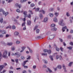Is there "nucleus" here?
<instances>
[{
    "instance_id": "1",
    "label": "nucleus",
    "mask_w": 73,
    "mask_h": 73,
    "mask_svg": "<svg viewBox=\"0 0 73 73\" xmlns=\"http://www.w3.org/2000/svg\"><path fill=\"white\" fill-rule=\"evenodd\" d=\"M12 56H17V58H19L21 56V54L19 53L18 52L15 53V54L12 53Z\"/></svg>"
},
{
    "instance_id": "2",
    "label": "nucleus",
    "mask_w": 73,
    "mask_h": 73,
    "mask_svg": "<svg viewBox=\"0 0 73 73\" xmlns=\"http://www.w3.org/2000/svg\"><path fill=\"white\" fill-rule=\"evenodd\" d=\"M7 53L8 52L7 50H5L3 55V57H4L5 58H7L8 56H7Z\"/></svg>"
},
{
    "instance_id": "3",
    "label": "nucleus",
    "mask_w": 73,
    "mask_h": 73,
    "mask_svg": "<svg viewBox=\"0 0 73 73\" xmlns=\"http://www.w3.org/2000/svg\"><path fill=\"white\" fill-rule=\"evenodd\" d=\"M23 15H25V17L23 19V21H25L26 20V17H27L28 16V15H27V12L26 11H25L23 12Z\"/></svg>"
},
{
    "instance_id": "4",
    "label": "nucleus",
    "mask_w": 73,
    "mask_h": 73,
    "mask_svg": "<svg viewBox=\"0 0 73 73\" xmlns=\"http://www.w3.org/2000/svg\"><path fill=\"white\" fill-rule=\"evenodd\" d=\"M3 12V15H5V16L7 15L8 14V12H7L6 13L5 12V11L3 10V9H0V12Z\"/></svg>"
},
{
    "instance_id": "5",
    "label": "nucleus",
    "mask_w": 73,
    "mask_h": 73,
    "mask_svg": "<svg viewBox=\"0 0 73 73\" xmlns=\"http://www.w3.org/2000/svg\"><path fill=\"white\" fill-rule=\"evenodd\" d=\"M64 22V20H61L59 22V24L62 25V26H64L65 24L63 23Z\"/></svg>"
},
{
    "instance_id": "6",
    "label": "nucleus",
    "mask_w": 73,
    "mask_h": 73,
    "mask_svg": "<svg viewBox=\"0 0 73 73\" xmlns=\"http://www.w3.org/2000/svg\"><path fill=\"white\" fill-rule=\"evenodd\" d=\"M43 51L44 52H48V54H50L51 53V50H48L46 49H45Z\"/></svg>"
},
{
    "instance_id": "7",
    "label": "nucleus",
    "mask_w": 73,
    "mask_h": 73,
    "mask_svg": "<svg viewBox=\"0 0 73 73\" xmlns=\"http://www.w3.org/2000/svg\"><path fill=\"white\" fill-rule=\"evenodd\" d=\"M54 37V35H50L49 37L47 38L48 40H52L53 39Z\"/></svg>"
},
{
    "instance_id": "8",
    "label": "nucleus",
    "mask_w": 73,
    "mask_h": 73,
    "mask_svg": "<svg viewBox=\"0 0 73 73\" xmlns=\"http://www.w3.org/2000/svg\"><path fill=\"white\" fill-rule=\"evenodd\" d=\"M66 29L67 32H68L69 31V29H67V27L66 26H65L62 28V30L63 32H65V30Z\"/></svg>"
},
{
    "instance_id": "9",
    "label": "nucleus",
    "mask_w": 73,
    "mask_h": 73,
    "mask_svg": "<svg viewBox=\"0 0 73 73\" xmlns=\"http://www.w3.org/2000/svg\"><path fill=\"white\" fill-rule=\"evenodd\" d=\"M59 58L60 60H62V56H61V55L60 56L58 55H57L56 56V60H57L58 59V58Z\"/></svg>"
},
{
    "instance_id": "10",
    "label": "nucleus",
    "mask_w": 73,
    "mask_h": 73,
    "mask_svg": "<svg viewBox=\"0 0 73 73\" xmlns=\"http://www.w3.org/2000/svg\"><path fill=\"white\" fill-rule=\"evenodd\" d=\"M4 67V65H1L0 66V72H1L2 69H3Z\"/></svg>"
},
{
    "instance_id": "11",
    "label": "nucleus",
    "mask_w": 73,
    "mask_h": 73,
    "mask_svg": "<svg viewBox=\"0 0 73 73\" xmlns=\"http://www.w3.org/2000/svg\"><path fill=\"white\" fill-rule=\"evenodd\" d=\"M48 18L46 17L44 19L43 21L44 22H46V21H48Z\"/></svg>"
},
{
    "instance_id": "12",
    "label": "nucleus",
    "mask_w": 73,
    "mask_h": 73,
    "mask_svg": "<svg viewBox=\"0 0 73 73\" xmlns=\"http://www.w3.org/2000/svg\"><path fill=\"white\" fill-rule=\"evenodd\" d=\"M15 6H16V7H19V8H21V5H19V4L17 3L15 4Z\"/></svg>"
},
{
    "instance_id": "13",
    "label": "nucleus",
    "mask_w": 73,
    "mask_h": 73,
    "mask_svg": "<svg viewBox=\"0 0 73 73\" xmlns=\"http://www.w3.org/2000/svg\"><path fill=\"white\" fill-rule=\"evenodd\" d=\"M21 48L22 50L20 51L21 52H23V51H24V50L25 49V47L23 46Z\"/></svg>"
},
{
    "instance_id": "14",
    "label": "nucleus",
    "mask_w": 73,
    "mask_h": 73,
    "mask_svg": "<svg viewBox=\"0 0 73 73\" xmlns=\"http://www.w3.org/2000/svg\"><path fill=\"white\" fill-rule=\"evenodd\" d=\"M27 62H28V60H26L25 61H24L23 62V65H25L26 64V63H27Z\"/></svg>"
},
{
    "instance_id": "15",
    "label": "nucleus",
    "mask_w": 73,
    "mask_h": 73,
    "mask_svg": "<svg viewBox=\"0 0 73 73\" xmlns=\"http://www.w3.org/2000/svg\"><path fill=\"white\" fill-rule=\"evenodd\" d=\"M2 34H6V31L4 30H2Z\"/></svg>"
},
{
    "instance_id": "16",
    "label": "nucleus",
    "mask_w": 73,
    "mask_h": 73,
    "mask_svg": "<svg viewBox=\"0 0 73 73\" xmlns=\"http://www.w3.org/2000/svg\"><path fill=\"white\" fill-rule=\"evenodd\" d=\"M53 56L50 55L49 56V58H50L51 60V61H53Z\"/></svg>"
},
{
    "instance_id": "17",
    "label": "nucleus",
    "mask_w": 73,
    "mask_h": 73,
    "mask_svg": "<svg viewBox=\"0 0 73 73\" xmlns=\"http://www.w3.org/2000/svg\"><path fill=\"white\" fill-rule=\"evenodd\" d=\"M39 12H42L43 14H45V12L43 10H40L39 11Z\"/></svg>"
},
{
    "instance_id": "18",
    "label": "nucleus",
    "mask_w": 73,
    "mask_h": 73,
    "mask_svg": "<svg viewBox=\"0 0 73 73\" xmlns=\"http://www.w3.org/2000/svg\"><path fill=\"white\" fill-rule=\"evenodd\" d=\"M62 67L63 68L64 70V72H66V68H65V65H63Z\"/></svg>"
},
{
    "instance_id": "19",
    "label": "nucleus",
    "mask_w": 73,
    "mask_h": 73,
    "mask_svg": "<svg viewBox=\"0 0 73 73\" xmlns=\"http://www.w3.org/2000/svg\"><path fill=\"white\" fill-rule=\"evenodd\" d=\"M51 31H56V30H57V28L54 27V29H51Z\"/></svg>"
},
{
    "instance_id": "20",
    "label": "nucleus",
    "mask_w": 73,
    "mask_h": 73,
    "mask_svg": "<svg viewBox=\"0 0 73 73\" xmlns=\"http://www.w3.org/2000/svg\"><path fill=\"white\" fill-rule=\"evenodd\" d=\"M39 16L41 19H42V18H43V15H42V14H40L39 15Z\"/></svg>"
},
{
    "instance_id": "21",
    "label": "nucleus",
    "mask_w": 73,
    "mask_h": 73,
    "mask_svg": "<svg viewBox=\"0 0 73 73\" xmlns=\"http://www.w3.org/2000/svg\"><path fill=\"white\" fill-rule=\"evenodd\" d=\"M14 35H15V36H17V35H19V33H18L17 32H15L14 33Z\"/></svg>"
},
{
    "instance_id": "22",
    "label": "nucleus",
    "mask_w": 73,
    "mask_h": 73,
    "mask_svg": "<svg viewBox=\"0 0 73 73\" xmlns=\"http://www.w3.org/2000/svg\"><path fill=\"white\" fill-rule=\"evenodd\" d=\"M13 43L12 42H10V43H7V45H12Z\"/></svg>"
},
{
    "instance_id": "23",
    "label": "nucleus",
    "mask_w": 73,
    "mask_h": 73,
    "mask_svg": "<svg viewBox=\"0 0 73 73\" xmlns=\"http://www.w3.org/2000/svg\"><path fill=\"white\" fill-rule=\"evenodd\" d=\"M0 21L1 23H3V18H0Z\"/></svg>"
},
{
    "instance_id": "24",
    "label": "nucleus",
    "mask_w": 73,
    "mask_h": 73,
    "mask_svg": "<svg viewBox=\"0 0 73 73\" xmlns=\"http://www.w3.org/2000/svg\"><path fill=\"white\" fill-rule=\"evenodd\" d=\"M11 28H12V26L9 25L8 26H7L6 27V29H8V28H9L10 29H11Z\"/></svg>"
},
{
    "instance_id": "25",
    "label": "nucleus",
    "mask_w": 73,
    "mask_h": 73,
    "mask_svg": "<svg viewBox=\"0 0 73 73\" xmlns=\"http://www.w3.org/2000/svg\"><path fill=\"white\" fill-rule=\"evenodd\" d=\"M31 22L30 21H27V24L28 25H31Z\"/></svg>"
},
{
    "instance_id": "26",
    "label": "nucleus",
    "mask_w": 73,
    "mask_h": 73,
    "mask_svg": "<svg viewBox=\"0 0 73 73\" xmlns=\"http://www.w3.org/2000/svg\"><path fill=\"white\" fill-rule=\"evenodd\" d=\"M1 58H2V54L1 52H0V61H1Z\"/></svg>"
},
{
    "instance_id": "27",
    "label": "nucleus",
    "mask_w": 73,
    "mask_h": 73,
    "mask_svg": "<svg viewBox=\"0 0 73 73\" xmlns=\"http://www.w3.org/2000/svg\"><path fill=\"white\" fill-rule=\"evenodd\" d=\"M54 21L55 22H57V19L56 18H55L54 19Z\"/></svg>"
},
{
    "instance_id": "28",
    "label": "nucleus",
    "mask_w": 73,
    "mask_h": 73,
    "mask_svg": "<svg viewBox=\"0 0 73 73\" xmlns=\"http://www.w3.org/2000/svg\"><path fill=\"white\" fill-rule=\"evenodd\" d=\"M73 64V62H70L68 65L69 66H71V65Z\"/></svg>"
},
{
    "instance_id": "29",
    "label": "nucleus",
    "mask_w": 73,
    "mask_h": 73,
    "mask_svg": "<svg viewBox=\"0 0 73 73\" xmlns=\"http://www.w3.org/2000/svg\"><path fill=\"white\" fill-rule=\"evenodd\" d=\"M27 0H21V3H24V2H25Z\"/></svg>"
},
{
    "instance_id": "30",
    "label": "nucleus",
    "mask_w": 73,
    "mask_h": 73,
    "mask_svg": "<svg viewBox=\"0 0 73 73\" xmlns=\"http://www.w3.org/2000/svg\"><path fill=\"white\" fill-rule=\"evenodd\" d=\"M47 69H48L49 72H50V73H51V72H52V70H50V69H49V68H48Z\"/></svg>"
},
{
    "instance_id": "31",
    "label": "nucleus",
    "mask_w": 73,
    "mask_h": 73,
    "mask_svg": "<svg viewBox=\"0 0 73 73\" xmlns=\"http://www.w3.org/2000/svg\"><path fill=\"white\" fill-rule=\"evenodd\" d=\"M56 26V25L54 24H52L51 25V27H54Z\"/></svg>"
},
{
    "instance_id": "32",
    "label": "nucleus",
    "mask_w": 73,
    "mask_h": 73,
    "mask_svg": "<svg viewBox=\"0 0 73 73\" xmlns=\"http://www.w3.org/2000/svg\"><path fill=\"white\" fill-rule=\"evenodd\" d=\"M27 48L29 49L30 51V53H32V50H31V49L30 48L28 47H27Z\"/></svg>"
},
{
    "instance_id": "33",
    "label": "nucleus",
    "mask_w": 73,
    "mask_h": 73,
    "mask_svg": "<svg viewBox=\"0 0 73 73\" xmlns=\"http://www.w3.org/2000/svg\"><path fill=\"white\" fill-rule=\"evenodd\" d=\"M49 15L50 17H53V14L52 13H50Z\"/></svg>"
},
{
    "instance_id": "34",
    "label": "nucleus",
    "mask_w": 73,
    "mask_h": 73,
    "mask_svg": "<svg viewBox=\"0 0 73 73\" xmlns=\"http://www.w3.org/2000/svg\"><path fill=\"white\" fill-rule=\"evenodd\" d=\"M67 48L68 49H69L70 50L72 49V47H67Z\"/></svg>"
},
{
    "instance_id": "35",
    "label": "nucleus",
    "mask_w": 73,
    "mask_h": 73,
    "mask_svg": "<svg viewBox=\"0 0 73 73\" xmlns=\"http://www.w3.org/2000/svg\"><path fill=\"white\" fill-rule=\"evenodd\" d=\"M35 6V4L33 3H31V7H33Z\"/></svg>"
},
{
    "instance_id": "36",
    "label": "nucleus",
    "mask_w": 73,
    "mask_h": 73,
    "mask_svg": "<svg viewBox=\"0 0 73 73\" xmlns=\"http://www.w3.org/2000/svg\"><path fill=\"white\" fill-rule=\"evenodd\" d=\"M57 67L58 69H61V65H59Z\"/></svg>"
},
{
    "instance_id": "37",
    "label": "nucleus",
    "mask_w": 73,
    "mask_h": 73,
    "mask_svg": "<svg viewBox=\"0 0 73 73\" xmlns=\"http://www.w3.org/2000/svg\"><path fill=\"white\" fill-rule=\"evenodd\" d=\"M13 29H16V27L14 25H13L12 27Z\"/></svg>"
},
{
    "instance_id": "38",
    "label": "nucleus",
    "mask_w": 73,
    "mask_h": 73,
    "mask_svg": "<svg viewBox=\"0 0 73 73\" xmlns=\"http://www.w3.org/2000/svg\"><path fill=\"white\" fill-rule=\"evenodd\" d=\"M36 33H38L39 32H40V30L38 29H37L36 31Z\"/></svg>"
},
{
    "instance_id": "39",
    "label": "nucleus",
    "mask_w": 73,
    "mask_h": 73,
    "mask_svg": "<svg viewBox=\"0 0 73 73\" xmlns=\"http://www.w3.org/2000/svg\"><path fill=\"white\" fill-rule=\"evenodd\" d=\"M40 9L38 8H36L35 9V11L36 12H38V11H39V10Z\"/></svg>"
},
{
    "instance_id": "40",
    "label": "nucleus",
    "mask_w": 73,
    "mask_h": 73,
    "mask_svg": "<svg viewBox=\"0 0 73 73\" xmlns=\"http://www.w3.org/2000/svg\"><path fill=\"white\" fill-rule=\"evenodd\" d=\"M25 22H24L22 24V27H23V26H25Z\"/></svg>"
},
{
    "instance_id": "41",
    "label": "nucleus",
    "mask_w": 73,
    "mask_h": 73,
    "mask_svg": "<svg viewBox=\"0 0 73 73\" xmlns=\"http://www.w3.org/2000/svg\"><path fill=\"white\" fill-rule=\"evenodd\" d=\"M42 56H47V54H44V53H42Z\"/></svg>"
},
{
    "instance_id": "42",
    "label": "nucleus",
    "mask_w": 73,
    "mask_h": 73,
    "mask_svg": "<svg viewBox=\"0 0 73 73\" xmlns=\"http://www.w3.org/2000/svg\"><path fill=\"white\" fill-rule=\"evenodd\" d=\"M37 28H38V26H36L34 29V31H35V30H36V29Z\"/></svg>"
},
{
    "instance_id": "43",
    "label": "nucleus",
    "mask_w": 73,
    "mask_h": 73,
    "mask_svg": "<svg viewBox=\"0 0 73 73\" xmlns=\"http://www.w3.org/2000/svg\"><path fill=\"white\" fill-rule=\"evenodd\" d=\"M27 16L29 18H31V14H29L28 16Z\"/></svg>"
},
{
    "instance_id": "44",
    "label": "nucleus",
    "mask_w": 73,
    "mask_h": 73,
    "mask_svg": "<svg viewBox=\"0 0 73 73\" xmlns=\"http://www.w3.org/2000/svg\"><path fill=\"white\" fill-rule=\"evenodd\" d=\"M43 62L44 61V62L45 64H47V63H48V62L47 61H46V60H43Z\"/></svg>"
},
{
    "instance_id": "45",
    "label": "nucleus",
    "mask_w": 73,
    "mask_h": 73,
    "mask_svg": "<svg viewBox=\"0 0 73 73\" xmlns=\"http://www.w3.org/2000/svg\"><path fill=\"white\" fill-rule=\"evenodd\" d=\"M15 49V47H13L11 48V50H14Z\"/></svg>"
},
{
    "instance_id": "46",
    "label": "nucleus",
    "mask_w": 73,
    "mask_h": 73,
    "mask_svg": "<svg viewBox=\"0 0 73 73\" xmlns=\"http://www.w3.org/2000/svg\"><path fill=\"white\" fill-rule=\"evenodd\" d=\"M21 58L22 60H24L25 59V57L23 56H21Z\"/></svg>"
},
{
    "instance_id": "47",
    "label": "nucleus",
    "mask_w": 73,
    "mask_h": 73,
    "mask_svg": "<svg viewBox=\"0 0 73 73\" xmlns=\"http://www.w3.org/2000/svg\"><path fill=\"white\" fill-rule=\"evenodd\" d=\"M16 11L19 13H20V10L19 9H18L16 10Z\"/></svg>"
},
{
    "instance_id": "48",
    "label": "nucleus",
    "mask_w": 73,
    "mask_h": 73,
    "mask_svg": "<svg viewBox=\"0 0 73 73\" xmlns=\"http://www.w3.org/2000/svg\"><path fill=\"white\" fill-rule=\"evenodd\" d=\"M20 42L18 41V40H17L16 42V43L17 44H20Z\"/></svg>"
},
{
    "instance_id": "49",
    "label": "nucleus",
    "mask_w": 73,
    "mask_h": 73,
    "mask_svg": "<svg viewBox=\"0 0 73 73\" xmlns=\"http://www.w3.org/2000/svg\"><path fill=\"white\" fill-rule=\"evenodd\" d=\"M55 15H56V16L57 17L58 15V13H55Z\"/></svg>"
},
{
    "instance_id": "50",
    "label": "nucleus",
    "mask_w": 73,
    "mask_h": 73,
    "mask_svg": "<svg viewBox=\"0 0 73 73\" xmlns=\"http://www.w3.org/2000/svg\"><path fill=\"white\" fill-rule=\"evenodd\" d=\"M72 38V36L70 35H68V38Z\"/></svg>"
},
{
    "instance_id": "51",
    "label": "nucleus",
    "mask_w": 73,
    "mask_h": 73,
    "mask_svg": "<svg viewBox=\"0 0 73 73\" xmlns=\"http://www.w3.org/2000/svg\"><path fill=\"white\" fill-rule=\"evenodd\" d=\"M56 50H57V51H59V50H60V49L57 47H56Z\"/></svg>"
},
{
    "instance_id": "52",
    "label": "nucleus",
    "mask_w": 73,
    "mask_h": 73,
    "mask_svg": "<svg viewBox=\"0 0 73 73\" xmlns=\"http://www.w3.org/2000/svg\"><path fill=\"white\" fill-rule=\"evenodd\" d=\"M66 15L67 16H70V15L69 14L68 12L67 13Z\"/></svg>"
},
{
    "instance_id": "53",
    "label": "nucleus",
    "mask_w": 73,
    "mask_h": 73,
    "mask_svg": "<svg viewBox=\"0 0 73 73\" xmlns=\"http://www.w3.org/2000/svg\"><path fill=\"white\" fill-rule=\"evenodd\" d=\"M24 66V68H28V67L27 66H25V65H23Z\"/></svg>"
},
{
    "instance_id": "54",
    "label": "nucleus",
    "mask_w": 73,
    "mask_h": 73,
    "mask_svg": "<svg viewBox=\"0 0 73 73\" xmlns=\"http://www.w3.org/2000/svg\"><path fill=\"white\" fill-rule=\"evenodd\" d=\"M15 62H16L17 63V62H18V61H19V60L17 59H15Z\"/></svg>"
},
{
    "instance_id": "55",
    "label": "nucleus",
    "mask_w": 73,
    "mask_h": 73,
    "mask_svg": "<svg viewBox=\"0 0 73 73\" xmlns=\"http://www.w3.org/2000/svg\"><path fill=\"white\" fill-rule=\"evenodd\" d=\"M70 44L71 45H73V43L72 42H70Z\"/></svg>"
},
{
    "instance_id": "56",
    "label": "nucleus",
    "mask_w": 73,
    "mask_h": 73,
    "mask_svg": "<svg viewBox=\"0 0 73 73\" xmlns=\"http://www.w3.org/2000/svg\"><path fill=\"white\" fill-rule=\"evenodd\" d=\"M33 69H35V68H36V65L33 66Z\"/></svg>"
},
{
    "instance_id": "57",
    "label": "nucleus",
    "mask_w": 73,
    "mask_h": 73,
    "mask_svg": "<svg viewBox=\"0 0 73 73\" xmlns=\"http://www.w3.org/2000/svg\"><path fill=\"white\" fill-rule=\"evenodd\" d=\"M60 50H61V51L62 52L63 51V48L62 47H60Z\"/></svg>"
},
{
    "instance_id": "58",
    "label": "nucleus",
    "mask_w": 73,
    "mask_h": 73,
    "mask_svg": "<svg viewBox=\"0 0 73 73\" xmlns=\"http://www.w3.org/2000/svg\"><path fill=\"white\" fill-rule=\"evenodd\" d=\"M23 73H27V71L25 70H24L22 72Z\"/></svg>"
},
{
    "instance_id": "59",
    "label": "nucleus",
    "mask_w": 73,
    "mask_h": 73,
    "mask_svg": "<svg viewBox=\"0 0 73 73\" xmlns=\"http://www.w3.org/2000/svg\"><path fill=\"white\" fill-rule=\"evenodd\" d=\"M29 12H30V13H31V15H32V14H33V13H32V11L31 10H29Z\"/></svg>"
},
{
    "instance_id": "60",
    "label": "nucleus",
    "mask_w": 73,
    "mask_h": 73,
    "mask_svg": "<svg viewBox=\"0 0 73 73\" xmlns=\"http://www.w3.org/2000/svg\"><path fill=\"white\" fill-rule=\"evenodd\" d=\"M9 35L8 34H7L6 35V37H9Z\"/></svg>"
},
{
    "instance_id": "61",
    "label": "nucleus",
    "mask_w": 73,
    "mask_h": 73,
    "mask_svg": "<svg viewBox=\"0 0 73 73\" xmlns=\"http://www.w3.org/2000/svg\"><path fill=\"white\" fill-rule=\"evenodd\" d=\"M31 58V56H29L27 58V60H29Z\"/></svg>"
},
{
    "instance_id": "62",
    "label": "nucleus",
    "mask_w": 73,
    "mask_h": 73,
    "mask_svg": "<svg viewBox=\"0 0 73 73\" xmlns=\"http://www.w3.org/2000/svg\"><path fill=\"white\" fill-rule=\"evenodd\" d=\"M3 35H0V38L1 37H3Z\"/></svg>"
},
{
    "instance_id": "63",
    "label": "nucleus",
    "mask_w": 73,
    "mask_h": 73,
    "mask_svg": "<svg viewBox=\"0 0 73 73\" xmlns=\"http://www.w3.org/2000/svg\"><path fill=\"white\" fill-rule=\"evenodd\" d=\"M53 10H54L53 8H51L50 9V10L51 11H53Z\"/></svg>"
},
{
    "instance_id": "64",
    "label": "nucleus",
    "mask_w": 73,
    "mask_h": 73,
    "mask_svg": "<svg viewBox=\"0 0 73 73\" xmlns=\"http://www.w3.org/2000/svg\"><path fill=\"white\" fill-rule=\"evenodd\" d=\"M9 73H13V71H9Z\"/></svg>"
}]
</instances>
